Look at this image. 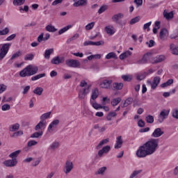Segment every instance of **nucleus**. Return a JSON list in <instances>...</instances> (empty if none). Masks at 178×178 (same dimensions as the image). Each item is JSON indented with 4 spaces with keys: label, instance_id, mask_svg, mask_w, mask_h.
<instances>
[{
    "label": "nucleus",
    "instance_id": "nucleus-1",
    "mask_svg": "<svg viewBox=\"0 0 178 178\" xmlns=\"http://www.w3.org/2000/svg\"><path fill=\"white\" fill-rule=\"evenodd\" d=\"M159 147V139L151 138L143 145L140 146L136 151L138 158H145L148 155H152Z\"/></svg>",
    "mask_w": 178,
    "mask_h": 178
},
{
    "label": "nucleus",
    "instance_id": "nucleus-2",
    "mask_svg": "<svg viewBox=\"0 0 178 178\" xmlns=\"http://www.w3.org/2000/svg\"><path fill=\"white\" fill-rule=\"evenodd\" d=\"M37 73H38V67L29 65L19 72V76L20 77H27L34 76V74H37Z\"/></svg>",
    "mask_w": 178,
    "mask_h": 178
},
{
    "label": "nucleus",
    "instance_id": "nucleus-3",
    "mask_svg": "<svg viewBox=\"0 0 178 178\" xmlns=\"http://www.w3.org/2000/svg\"><path fill=\"white\" fill-rule=\"evenodd\" d=\"M9 48H10V43H5L2 44L1 48L0 47V60H2L8 55Z\"/></svg>",
    "mask_w": 178,
    "mask_h": 178
},
{
    "label": "nucleus",
    "instance_id": "nucleus-4",
    "mask_svg": "<svg viewBox=\"0 0 178 178\" xmlns=\"http://www.w3.org/2000/svg\"><path fill=\"white\" fill-rule=\"evenodd\" d=\"M65 65L68 66V67H80V61L74 59H68L65 60Z\"/></svg>",
    "mask_w": 178,
    "mask_h": 178
},
{
    "label": "nucleus",
    "instance_id": "nucleus-5",
    "mask_svg": "<svg viewBox=\"0 0 178 178\" xmlns=\"http://www.w3.org/2000/svg\"><path fill=\"white\" fill-rule=\"evenodd\" d=\"M112 80L104 79L100 82L101 88H104L105 90H111L112 88Z\"/></svg>",
    "mask_w": 178,
    "mask_h": 178
},
{
    "label": "nucleus",
    "instance_id": "nucleus-6",
    "mask_svg": "<svg viewBox=\"0 0 178 178\" xmlns=\"http://www.w3.org/2000/svg\"><path fill=\"white\" fill-rule=\"evenodd\" d=\"M170 112V111L169 110L163 109L161 111L160 114L159 115V119H158L159 123H162L163 120H165V119H166L168 116H169Z\"/></svg>",
    "mask_w": 178,
    "mask_h": 178
},
{
    "label": "nucleus",
    "instance_id": "nucleus-7",
    "mask_svg": "<svg viewBox=\"0 0 178 178\" xmlns=\"http://www.w3.org/2000/svg\"><path fill=\"white\" fill-rule=\"evenodd\" d=\"M73 162L67 161L63 170L65 175H69L73 170Z\"/></svg>",
    "mask_w": 178,
    "mask_h": 178
},
{
    "label": "nucleus",
    "instance_id": "nucleus-8",
    "mask_svg": "<svg viewBox=\"0 0 178 178\" xmlns=\"http://www.w3.org/2000/svg\"><path fill=\"white\" fill-rule=\"evenodd\" d=\"M151 59V53H146L143 55L142 59L137 61L138 65H145Z\"/></svg>",
    "mask_w": 178,
    "mask_h": 178
},
{
    "label": "nucleus",
    "instance_id": "nucleus-9",
    "mask_svg": "<svg viewBox=\"0 0 178 178\" xmlns=\"http://www.w3.org/2000/svg\"><path fill=\"white\" fill-rule=\"evenodd\" d=\"M3 164L5 165V166H7V168H13L14 166H16V165H17V159H12L6 160L3 162Z\"/></svg>",
    "mask_w": 178,
    "mask_h": 178
},
{
    "label": "nucleus",
    "instance_id": "nucleus-10",
    "mask_svg": "<svg viewBox=\"0 0 178 178\" xmlns=\"http://www.w3.org/2000/svg\"><path fill=\"white\" fill-rule=\"evenodd\" d=\"M65 63V57H59V56L54 57L51 60V63L52 65H60V63Z\"/></svg>",
    "mask_w": 178,
    "mask_h": 178
},
{
    "label": "nucleus",
    "instance_id": "nucleus-11",
    "mask_svg": "<svg viewBox=\"0 0 178 178\" xmlns=\"http://www.w3.org/2000/svg\"><path fill=\"white\" fill-rule=\"evenodd\" d=\"M90 86H88L87 88H84L83 90L79 92V98H80V99H84V98H86V95L90 92Z\"/></svg>",
    "mask_w": 178,
    "mask_h": 178
},
{
    "label": "nucleus",
    "instance_id": "nucleus-12",
    "mask_svg": "<svg viewBox=\"0 0 178 178\" xmlns=\"http://www.w3.org/2000/svg\"><path fill=\"white\" fill-rule=\"evenodd\" d=\"M73 6L79 8V6H86L88 3V0H73Z\"/></svg>",
    "mask_w": 178,
    "mask_h": 178
},
{
    "label": "nucleus",
    "instance_id": "nucleus-13",
    "mask_svg": "<svg viewBox=\"0 0 178 178\" xmlns=\"http://www.w3.org/2000/svg\"><path fill=\"white\" fill-rule=\"evenodd\" d=\"M165 132L162 131L161 128H156L154 129V132L152 134L151 137H154V138H158L161 136H163Z\"/></svg>",
    "mask_w": 178,
    "mask_h": 178
},
{
    "label": "nucleus",
    "instance_id": "nucleus-14",
    "mask_svg": "<svg viewBox=\"0 0 178 178\" xmlns=\"http://www.w3.org/2000/svg\"><path fill=\"white\" fill-rule=\"evenodd\" d=\"M111 151V146L106 145L102 147V149L98 152L99 158H102L104 156V154H108Z\"/></svg>",
    "mask_w": 178,
    "mask_h": 178
},
{
    "label": "nucleus",
    "instance_id": "nucleus-15",
    "mask_svg": "<svg viewBox=\"0 0 178 178\" xmlns=\"http://www.w3.org/2000/svg\"><path fill=\"white\" fill-rule=\"evenodd\" d=\"M160 83H161V77L159 76L154 77L151 85L152 90H155L156 87H158Z\"/></svg>",
    "mask_w": 178,
    "mask_h": 178
},
{
    "label": "nucleus",
    "instance_id": "nucleus-16",
    "mask_svg": "<svg viewBox=\"0 0 178 178\" xmlns=\"http://www.w3.org/2000/svg\"><path fill=\"white\" fill-rule=\"evenodd\" d=\"M122 145H123V139H122V136H120L117 137L114 148L115 149H119L120 148H122Z\"/></svg>",
    "mask_w": 178,
    "mask_h": 178
},
{
    "label": "nucleus",
    "instance_id": "nucleus-17",
    "mask_svg": "<svg viewBox=\"0 0 178 178\" xmlns=\"http://www.w3.org/2000/svg\"><path fill=\"white\" fill-rule=\"evenodd\" d=\"M124 17V15H123V13H119L118 14H115L112 17V20H113V22H114V23H118V21L120 20V19H123Z\"/></svg>",
    "mask_w": 178,
    "mask_h": 178
},
{
    "label": "nucleus",
    "instance_id": "nucleus-18",
    "mask_svg": "<svg viewBox=\"0 0 178 178\" xmlns=\"http://www.w3.org/2000/svg\"><path fill=\"white\" fill-rule=\"evenodd\" d=\"M58 124H59V120H53L50 124L49 125L47 130L49 133H52L54 131V130L52 129V128L54 127V126H58Z\"/></svg>",
    "mask_w": 178,
    "mask_h": 178
},
{
    "label": "nucleus",
    "instance_id": "nucleus-19",
    "mask_svg": "<svg viewBox=\"0 0 178 178\" xmlns=\"http://www.w3.org/2000/svg\"><path fill=\"white\" fill-rule=\"evenodd\" d=\"M123 83L114 82L113 83V90L119 91L123 88Z\"/></svg>",
    "mask_w": 178,
    "mask_h": 178
},
{
    "label": "nucleus",
    "instance_id": "nucleus-20",
    "mask_svg": "<svg viewBox=\"0 0 178 178\" xmlns=\"http://www.w3.org/2000/svg\"><path fill=\"white\" fill-rule=\"evenodd\" d=\"M99 95V90H98L97 88H95L92 90V95H91V99L93 101L97 99Z\"/></svg>",
    "mask_w": 178,
    "mask_h": 178
},
{
    "label": "nucleus",
    "instance_id": "nucleus-21",
    "mask_svg": "<svg viewBox=\"0 0 178 178\" xmlns=\"http://www.w3.org/2000/svg\"><path fill=\"white\" fill-rule=\"evenodd\" d=\"M167 35H169V32L168 31V29H166V28L162 29L159 33V37L161 40H163V38H165V37H166Z\"/></svg>",
    "mask_w": 178,
    "mask_h": 178
},
{
    "label": "nucleus",
    "instance_id": "nucleus-22",
    "mask_svg": "<svg viewBox=\"0 0 178 178\" xmlns=\"http://www.w3.org/2000/svg\"><path fill=\"white\" fill-rule=\"evenodd\" d=\"M163 17L167 20H170V19H173V17H175V14L173 13V11H171L170 13H166V11L165 10L163 12Z\"/></svg>",
    "mask_w": 178,
    "mask_h": 178
},
{
    "label": "nucleus",
    "instance_id": "nucleus-23",
    "mask_svg": "<svg viewBox=\"0 0 178 178\" xmlns=\"http://www.w3.org/2000/svg\"><path fill=\"white\" fill-rule=\"evenodd\" d=\"M22 56V51H17L15 54H13L10 59L8 61V63H9L10 65H12L13 63L12 60L13 59H16V58H19V56Z\"/></svg>",
    "mask_w": 178,
    "mask_h": 178
},
{
    "label": "nucleus",
    "instance_id": "nucleus-24",
    "mask_svg": "<svg viewBox=\"0 0 178 178\" xmlns=\"http://www.w3.org/2000/svg\"><path fill=\"white\" fill-rule=\"evenodd\" d=\"M170 49L172 51V55H178V47L172 43L170 44Z\"/></svg>",
    "mask_w": 178,
    "mask_h": 178
},
{
    "label": "nucleus",
    "instance_id": "nucleus-25",
    "mask_svg": "<svg viewBox=\"0 0 178 178\" xmlns=\"http://www.w3.org/2000/svg\"><path fill=\"white\" fill-rule=\"evenodd\" d=\"M50 116H51V111H49V112H47L46 113L42 114L40 116V120L42 122H43L44 123L47 124V121L45 120L46 119H49V118H50Z\"/></svg>",
    "mask_w": 178,
    "mask_h": 178
},
{
    "label": "nucleus",
    "instance_id": "nucleus-26",
    "mask_svg": "<svg viewBox=\"0 0 178 178\" xmlns=\"http://www.w3.org/2000/svg\"><path fill=\"white\" fill-rule=\"evenodd\" d=\"M149 73L147 72H144L137 75L136 79L137 80H139L140 81H141V80H144V79H145V77H147V76H149Z\"/></svg>",
    "mask_w": 178,
    "mask_h": 178
},
{
    "label": "nucleus",
    "instance_id": "nucleus-27",
    "mask_svg": "<svg viewBox=\"0 0 178 178\" xmlns=\"http://www.w3.org/2000/svg\"><path fill=\"white\" fill-rule=\"evenodd\" d=\"M44 134V131H36L31 135V138H40V137H42Z\"/></svg>",
    "mask_w": 178,
    "mask_h": 178
},
{
    "label": "nucleus",
    "instance_id": "nucleus-28",
    "mask_svg": "<svg viewBox=\"0 0 178 178\" xmlns=\"http://www.w3.org/2000/svg\"><path fill=\"white\" fill-rule=\"evenodd\" d=\"M45 126H47V124L40 120L39 123L35 127V130L37 131L40 130V129H42V127H45Z\"/></svg>",
    "mask_w": 178,
    "mask_h": 178
},
{
    "label": "nucleus",
    "instance_id": "nucleus-29",
    "mask_svg": "<svg viewBox=\"0 0 178 178\" xmlns=\"http://www.w3.org/2000/svg\"><path fill=\"white\" fill-rule=\"evenodd\" d=\"M109 143V139H104L99 142V143L97 146V149H101L102 148V145H105V144H108Z\"/></svg>",
    "mask_w": 178,
    "mask_h": 178
},
{
    "label": "nucleus",
    "instance_id": "nucleus-30",
    "mask_svg": "<svg viewBox=\"0 0 178 178\" xmlns=\"http://www.w3.org/2000/svg\"><path fill=\"white\" fill-rule=\"evenodd\" d=\"M163 60H165L164 56H157L156 58H154L153 63H161V62H163Z\"/></svg>",
    "mask_w": 178,
    "mask_h": 178
},
{
    "label": "nucleus",
    "instance_id": "nucleus-31",
    "mask_svg": "<svg viewBox=\"0 0 178 178\" xmlns=\"http://www.w3.org/2000/svg\"><path fill=\"white\" fill-rule=\"evenodd\" d=\"M44 91V89L41 87H37L35 88V90L33 91V94H35L36 95H42V92Z\"/></svg>",
    "mask_w": 178,
    "mask_h": 178
},
{
    "label": "nucleus",
    "instance_id": "nucleus-32",
    "mask_svg": "<svg viewBox=\"0 0 178 178\" xmlns=\"http://www.w3.org/2000/svg\"><path fill=\"white\" fill-rule=\"evenodd\" d=\"M72 25H67V26L63 27V29H60L58 31L59 35H62V34H63V33H66V31H67V30H69L70 29H72Z\"/></svg>",
    "mask_w": 178,
    "mask_h": 178
},
{
    "label": "nucleus",
    "instance_id": "nucleus-33",
    "mask_svg": "<svg viewBox=\"0 0 178 178\" xmlns=\"http://www.w3.org/2000/svg\"><path fill=\"white\" fill-rule=\"evenodd\" d=\"M122 101V98L120 97H117L115 99H113L111 102V104L113 106H116L117 105H119Z\"/></svg>",
    "mask_w": 178,
    "mask_h": 178
},
{
    "label": "nucleus",
    "instance_id": "nucleus-34",
    "mask_svg": "<svg viewBox=\"0 0 178 178\" xmlns=\"http://www.w3.org/2000/svg\"><path fill=\"white\" fill-rule=\"evenodd\" d=\"M54 52V49H49L44 51V58L45 59H49L51 58V54Z\"/></svg>",
    "mask_w": 178,
    "mask_h": 178
},
{
    "label": "nucleus",
    "instance_id": "nucleus-35",
    "mask_svg": "<svg viewBox=\"0 0 178 178\" xmlns=\"http://www.w3.org/2000/svg\"><path fill=\"white\" fill-rule=\"evenodd\" d=\"M113 26H107L105 27V31L107 33V34H110V35H113L115 34V31H113Z\"/></svg>",
    "mask_w": 178,
    "mask_h": 178
},
{
    "label": "nucleus",
    "instance_id": "nucleus-36",
    "mask_svg": "<svg viewBox=\"0 0 178 178\" xmlns=\"http://www.w3.org/2000/svg\"><path fill=\"white\" fill-rule=\"evenodd\" d=\"M46 31H49V33H55V31H58V29L52 25H47L46 26Z\"/></svg>",
    "mask_w": 178,
    "mask_h": 178
},
{
    "label": "nucleus",
    "instance_id": "nucleus-37",
    "mask_svg": "<svg viewBox=\"0 0 178 178\" xmlns=\"http://www.w3.org/2000/svg\"><path fill=\"white\" fill-rule=\"evenodd\" d=\"M19 129H20V124H19V123H16L11 125V127L9 128V131H16L17 130H19Z\"/></svg>",
    "mask_w": 178,
    "mask_h": 178
},
{
    "label": "nucleus",
    "instance_id": "nucleus-38",
    "mask_svg": "<svg viewBox=\"0 0 178 178\" xmlns=\"http://www.w3.org/2000/svg\"><path fill=\"white\" fill-rule=\"evenodd\" d=\"M20 152H22L21 150H17L15 152H13V153L9 154V158H12V159H16V158H17Z\"/></svg>",
    "mask_w": 178,
    "mask_h": 178
},
{
    "label": "nucleus",
    "instance_id": "nucleus-39",
    "mask_svg": "<svg viewBox=\"0 0 178 178\" xmlns=\"http://www.w3.org/2000/svg\"><path fill=\"white\" fill-rule=\"evenodd\" d=\"M45 73L39 74L36 76H32L31 80L32 81H35V80H40V79H42V77H45Z\"/></svg>",
    "mask_w": 178,
    "mask_h": 178
},
{
    "label": "nucleus",
    "instance_id": "nucleus-40",
    "mask_svg": "<svg viewBox=\"0 0 178 178\" xmlns=\"http://www.w3.org/2000/svg\"><path fill=\"white\" fill-rule=\"evenodd\" d=\"M26 0H13V3L15 6H22V5L24 4Z\"/></svg>",
    "mask_w": 178,
    "mask_h": 178
},
{
    "label": "nucleus",
    "instance_id": "nucleus-41",
    "mask_svg": "<svg viewBox=\"0 0 178 178\" xmlns=\"http://www.w3.org/2000/svg\"><path fill=\"white\" fill-rule=\"evenodd\" d=\"M117 59L118 56H116V54L115 52H110L106 56V59Z\"/></svg>",
    "mask_w": 178,
    "mask_h": 178
},
{
    "label": "nucleus",
    "instance_id": "nucleus-42",
    "mask_svg": "<svg viewBox=\"0 0 178 178\" xmlns=\"http://www.w3.org/2000/svg\"><path fill=\"white\" fill-rule=\"evenodd\" d=\"M140 19L141 17H140V16L135 17L131 19L129 24H136V23H138V22H140Z\"/></svg>",
    "mask_w": 178,
    "mask_h": 178
},
{
    "label": "nucleus",
    "instance_id": "nucleus-43",
    "mask_svg": "<svg viewBox=\"0 0 178 178\" xmlns=\"http://www.w3.org/2000/svg\"><path fill=\"white\" fill-rule=\"evenodd\" d=\"M106 171V167H102L98 169L97 172H95V175H104L105 172Z\"/></svg>",
    "mask_w": 178,
    "mask_h": 178
},
{
    "label": "nucleus",
    "instance_id": "nucleus-44",
    "mask_svg": "<svg viewBox=\"0 0 178 178\" xmlns=\"http://www.w3.org/2000/svg\"><path fill=\"white\" fill-rule=\"evenodd\" d=\"M59 145H60L59 142L55 141L53 143H51V145H50L49 148L51 149H56V148H59Z\"/></svg>",
    "mask_w": 178,
    "mask_h": 178
},
{
    "label": "nucleus",
    "instance_id": "nucleus-45",
    "mask_svg": "<svg viewBox=\"0 0 178 178\" xmlns=\"http://www.w3.org/2000/svg\"><path fill=\"white\" fill-rule=\"evenodd\" d=\"M116 24H119L121 29H123L126 24H127V21L126 19L122 20L120 19L118 22H116Z\"/></svg>",
    "mask_w": 178,
    "mask_h": 178
},
{
    "label": "nucleus",
    "instance_id": "nucleus-46",
    "mask_svg": "<svg viewBox=\"0 0 178 178\" xmlns=\"http://www.w3.org/2000/svg\"><path fill=\"white\" fill-rule=\"evenodd\" d=\"M80 35H79V33H76L74 34L72 38H69L67 40V43L70 44V42H72V41H74L75 40H77V38H79Z\"/></svg>",
    "mask_w": 178,
    "mask_h": 178
},
{
    "label": "nucleus",
    "instance_id": "nucleus-47",
    "mask_svg": "<svg viewBox=\"0 0 178 178\" xmlns=\"http://www.w3.org/2000/svg\"><path fill=\"white\" fill-rule=\"evenodd\" d=\"M145 120H146L147 123L152 124V123H154V116H152L151 115H148L147 116H146Z\"/></svg>",
    "mask_w": 178,
    "mask_h": 178
},
{
    "label": "nucleus",
    "instance_id": "nucleus-48",
    "mask_svg": "<svg viewBox=\"0 0 178 178\" xmlns=\"http://www.w3.org/2000/svg\"><path fill=\"white\" fill-rule=\"evenodd\" d=\"M143 172V170H134L132 174L130 175L129 178H134L136 177V176H138V175H140Z\"/></svg>",
    "mask_w": 178,
    "mask_h": 178
},
{
    "label": "nucleus",
    "instance_id": "nucleus-49",
    "mask_svg": "<svg viewBox=\"0 0 178 178\" xmlns=\"http://www.w3.org/2000/svg\"><path fill=\"white\" fill-rule=\"evenodd\" d=\"M122 79L124 81H131L133 77L130 75H122Z\"/></svg>",
    "mask_w": 178,
    "mask_h": 178
},
{
    "label": "nucleus",
    "instance_id": "nucleus-50",
    "mask_svg": "<svg viewBox=\"0 0 178 178\" xmlns=\"http://www.w3.org/2000/svg\"><path fill=\"white\" fill-rule=\"evenodd\" d=\"M34 59V54H29L24 56V60H33Z\"/></svg>",
    "mask_w": 178,
    "mask_h": 178
},
{
    "label": "nucleus",
    "instance_id": "nucleus-51",
    "mask_svg": "<svg viewBox=\"0 0 178 178\" xmlns=\"http://www.w3.org/2000/svg\"><path fill=\"white\" fill-rule=\"evenodd\" d=\"M152 24V22H149L144 24L143 26V30H147V31H150L151 29H149V26Z\"/></svg>",
    "mask_w": 178,
    "mask_h": 178
},
{
    "label": "nucleus",
    "instance_id": "nucleus-52",
    "mask_svg": "<svg viewBox=\"0 0 178 178\" xmlns=\"http://www.w3.org/2000/svg\"><path fill=\"white\" fill-rule=\"evenodd\" d=\"M9 34V28L6 27L4 29L0 31V35H6Z\"/></svg>",
    "mask_w": 178,
    "mask_h": 178
},
{
    "label": "nucleus",
    "instance_id": "nucleus-53",
    "mask_svg": "<svg viewBox=\"0 0 178 178\" xmlns=\"http://www.w3.org/2000/svg\"><path fill=\"white\" fill-rule=\"evenodd\" d=\"M106 9H108V7L106 6H101L98 10V14L101 15L102 13H104V12H105V10H106Z\"/></svg>",
    "mask_w": 178,
    "mask_h": 178
},
{
    "label": "nucleus",
    "instance_id": "nucleus-54",
    "mask_svg": "<svg viewBox=\"0 0 178 178\" xmlns=\"http://www.w3.org/2000/svg\"><path fill=\"white\" fill-rule=\"evenodd\" d=\"M92 106L96 110L101 109L102 108V106L97 102L92 103Z\"/></svg>",
    "mask_w": 178,
    "mask_h": 178
},
{
    "label": "nucleus",
    "instance_id": "nucleus-55",
    "mask_svg": "<svg viewBox=\"0 0 178 178\" xmlns=\"http://www.w3.org/2000/svg\"><path fill=\"white\" fill-rule=\"evenodd\" d=\"M133 101H134L133 97H128L124 101V103L127 104V106H129V105H131V104H133Z\"/></svg>",
    "mask_w": 178,
    "mask_h": 178
},
{
    "label": "nucleus",
    "instance_id": "nucleus-56",
    "mask_svg": "<svg viewBox=\"0 0 178 178\" xmlns=\"http://www.w3.org/2000/svg\"><path fill=\"white\" fill-rule=\"evenodd\" d=\"M95 26V22H90L86 26V30H91Z\"/></svg>",
    "mask_w": 178,
    "mask_h": 178
},
{
    "label": "nucleus",
    "instance_id": "nucleus-57",
    "mask_svg": "<svg viewBox=\"0 0 178 178\" xmlns=\"http://www.w3.org/2000/svg\"><path fill=\"white\" fill-rule=\"evenodd\" d=\"M38 144V142L35 140H29L27 143L28 147H33L34 145H37Z\"/></svg>",
    "mask_w": 178,
    "mask_h": 178
},
{
    "label": "nucleus",
    "instance_id": "nucleus-58",
    "mask_svg": "<svg viewBox=\"0 0 178 178\" xmlns=\"http://www.w3.org/2000/svg\"><path fill=\"white\" fill-rule=\"evenodd\" d=\"M19 136H23V131H17L15 132L11 137H19Z\"/></svg>",
    "mask_w": 178,
    "mask_h": 178
},
{
    "label": "nucleus",
    "instance_id": "nucleus-59",
    "mask_svg": "<svg viewBox=\"0 0 178 178\" xmlns=\"http://www.w3.org/2000/svg\"><path fill=\"white\" fill-rule=\"evenodd\" d=\"M10 104H4L1 106V111H10Z\"/></svg>",
    "mask_w": 178,
    "mask_h": 178
},
{
    "label": "nucleus",
    "instance_id": "nucleus-60",
    "mask_svg": "<svg viewBox=\"0 0 178 178\" xmlns=\"http://www.w3.org/2000/svg\"><path fill=\"white\" fill-rule=\"evenodd\" d=\"M146 45H148L149 48H152L155 45V41L150 40L149 42H146Z\"/></svg>",
    "mask_w": 178,
    "mask_h": 178
},
{
    "label": "nucleus",
    "instance_id": "nucleus-61",
    "mask_svg": "<svg viewBox=\"0 0 178 178\" xmlns=\"http://www.w3.org/2000/svg\"><path fill=\"white\" fill-rule=\"evenodd\" d=\"M104 44H105V42H104V40L93 42V45H95L96 47H99L100 45H104Z\"/></svg>",
    "mask_w": 178,
    "mask_h": 178
},
{
    "label": "nucleus",
    "instance_id": "nucleus-62",
    "mask_svg": "<svg viewBox=\"0 0 178 178\" xmlns=\"http://www.w3.org/2000/svg\"><path fill=\"white\" fill-rule=\"evenodd\" d=\"M16 38V33H13L8 36L6 39V41H12V40H15Z\"/></svg>",
    "mask_w": 178,
    "mask_h": 178
},
{
    "label": "nucleus",
    "instance_id": "nucleus-63",
    "mask_svg": "<svg viewBox=\"0 0 178 178\" xmlns=\"http://www.w3.org/2000/svg\"><path fill=\"white\" fill-rule=\"evenodd\" d=\"M138 126L139 127H144L145 126V122L143 120H139L138 122Z\"/></svg>",
    "mask_w": 178,
    "mask_h": 178
},
{
    "label": "nucleus",
    "instance_id": "nucleus-64",
    "mask_svg": "<svg viewBox=\"0 0 178 178\" xmlns=\"http://www.w3.org/2000/svg\"><path fill=\"white\" fill-rule=\"evenodd\" d=\"M134 2L137 6V8H138V6H141L143 5V0H134Z\"/></svg>",
    "mask_w": 178,
    "mask_h": 178
}]
</instances>
